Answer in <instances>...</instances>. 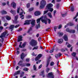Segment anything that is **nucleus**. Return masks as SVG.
Here are the masks:
<instances>
[{"instance_id": "nucleus-35", "label": "nucleus", "mask_w": 78, "mask_h": 78, "mask_svg": "<svg viewBox=\"0 0 78 78\" xmlns=\"http://www.w3.org/2000/svg\"><path fill=\"white\" fill-rule=\"evenodd\" d=\"M49 9V11L50 12H53V9L52 8H49V9Z\"/></svg>"}, {"instance_id": "nucleus-30", "label": "nucleus", "mask_w": 78, "mask_h": 78, "mask_svg": "<svg viewBox=\"0 0 78 78\" xmlns=\"http://www.w3.org/2000/svg\"><path fill=\"white\" fill-rule=\"evenodd\" d=\"M27 7V8H29L30 7V3H28L26 5Z\"/></svg>"}, {"instance_id": "nucleus-52", "label": "nucleus", "mask_w": 78, "mask_h": 78, "mask_svg": "<svg viewBox=\"0 0 78 78\" xmlns=\"http://www.w3.org/2000/svg\"><path fill=\"white\" fill-rule=\"evenodd\" d=\"M22 74H21L20 75V77H22L23 76V75H24V72H22Z\"/></svg>"}, {"instance_id": "nucleus-9", "label": "nucleus", "mask_w": 78, "mask_h": 78, "mask_svg": "<svg viewBox=\"0 0 78 78\" xmlns=\"http://www.w3.org/2000/svg\"><path fill=\"white\" fill-rule=\"evenodd\" d=\"M51 57L50 56L49 58H48L46 63V67H48V66L50 61V59H51Z\"/></svg>"}, {"instance_id": "nucleus-5", "label": "nucleus", "mask_w": 78, "mask_h": 78, "mask_svg": "<svg viewBox=\"0 0 78 78\" xmlns=\"http://www.w3.org/2000/svg\"><path fill=\"white\" fill-rule=\"evenodd\" d=\"M66 31L69 33H75V30H70L69 28H67L66 29Z\"/></svg>"}, {"instance_id": "nucleus-20", "label": "nucleus", "mask_w": 78, "mask_h": 78, "mask_svg": "<svg viewBox=\"0 0 78 78\" xmlns=\"http://www.w3.org/2000/svg\"><path fill=\"white\" fill-rule=\"evenodd\" d=\"M1 13H2V15H4L5 14H7V12L5 10H2L1 12Z\"/></svg>"}, {"instance_id": "nucleus-43", "label": "nucleus", "mask_w": 78, "mask_h": 78, "mask_svg": "<svg viewBox=\"0 0 78 78\" xmlns=\"http://www.w3.org/2000/svg\"><path fill=\"white\" fill-rule=\"evenodd\" d=\"M48 21V23H49V24H50V23H51V20H50V19H48V20H47Z\"/></svg>"}, {"instance_id": "nucleus-1", "label": "nucleus", "mask_w": 78, "mask_h": 78, "mask_svg": "<svg viewBox=\"0 0 78 78\" xmlns=\"http://www.w3.org/2000/svg\"><path fill=\"white\" fill-rule=\"evenodd\" d=\"M46 1L44 0H42L40 2V9H44L45 6L46 5Z\"/></svg>"}, {"instance_id": "nucleus-6", "label": "nucleus", "mask_w": 78, "mask_h": 78, "mask_svg": "<svg viewBox=\"0 0 78 78\" xmlns=\"http://www.w3.org/2000/svg\"><path fill=\"white\" fill-rule=\"evenodd\" d=\"M31 22V20H26L25 21V23H24V25H28L30 24V22Z\"/></svg>"}, {"instance_id": "nucleus-39", "label": "nucleus", "mask_w": 78, "mask_h": 78, "mask_svg": "<svg viewBox=\"0 0 78 78\" xmlns=\"http://www.w3.org/2000/svg\"><path fill=\"white\" fill-rule=\"evenodd\" d=\"M54 64H55V63L52 62L50 64V66H54Z\"/></svg>"}, {"instance_id": "nucleus-51", "label": "nucleus", "mask_w": 78, "mask_h": 78, "mask_svg": "<svg viewBox=\"0 0 78 78\" xmlns=\"http://www.w3.org/2000/svg\"><path fill=\"white\" fill-rule=\"evenodd\" d=\"M69 23H67L66 25L65 26V28H66L67 27H69Z\"/></svg>"}, {"instance_id": "nucleus-59", "label": "nucleus", "mask_w": 78, "mask_h": 78, "mask_svg": "<svg viewBox=\"0 0 78 78\" xmlns=\"http://www.w3.org/2000/svg\"><path fill=\"white\" fill-rule=\"evenodd\" d=\"M38 41H39V42L41 41V37H39L38 38Z\"/></svg>"}, {"instance_id": "nucleus-37", "label": "nucleus", "mask_w": 78, "mask_h": 78, "mask_svg": "<svg viewBox=\"0 0 78 78\" xmlns=\"http://www.w3.org/2000/svg\"><path fill=\"white\" fill-rule=\"evenodd\" d=\"M32 30V27H30V29H29L28 31L27 32V33H30Z\"/></svg>"}, {"instance_id": "nucleus-25", "label": "nucleus", "mask_w": 78, "mask_h": 78, "mask_svg": "<svg viewBox=\"0 0 78 78\" xmlns=\"http://www.w3.org/2000/svg\"><path fill=\"white\" fill-rule=\"evenodd\" d=\"M58 34L59 35V37L62 36H63V34H64V33H63V32L58 33Z\"/></svg>"}, {"instance_id": "nucleus-42", "label": "nucleus", "mask_w": 78, "mask_h": 78, "mask_svg": "<svg viewBox=\"0 0 78 78\" xmlns=\"http://www.w3.org/2000/svg\"><path fill=\"white\" fill-rule=\"evenodd\" d=\"M34 70H36V65H34L33 66Z\"/></svg>"}, {"instance_id": "nucleus-15", "label": "nucleus", "mask_w": 78, "mask_h": 78, "mask_svg": "<svg viewBox=\"0 0 78 78\" xmlns=\"http://www.w3.org/2000/svg\"><path fill=\"white\" fill-rule=\"evenodd\" d=\"M36 21L35 20H32L31 22L30 23L31 25V27H34V26H35V22Z\"/></svg>"}, {"instance_id": "nucleus-21", "label": "nucleus", "mask_w": 78, "mask_h": 78, "mask_svg": "<svg viewBox=\"0 0 78 78\" xmlns=\"http://www.w3.org/2000/svg\"><path fill=\"white\" fill-rule=\"evenodd\" d=\"M7 34H8V33L6 31H5L1 34V35H3V37H5L6 36V35Z\"/></svg>"}, {"instance_id": "nucleus-3", "label": "nucleus", "mask_w": 78, "mask_h": 78, "mask_svg": "<svg viewBox=\"0 0 78 78\" xmlns=\"http://www.w3.org/2000/svg\"><path fill=\"white\" fill-rule=\"evenodd\" d=\"M41 21L42 22H43V23H44L46 24V25H47V20L42 19V17H41L39 19H38L37 20V23H40V22H41Z\"/></svg>"}, {"instance_id": "nucleus-62", "label": "nucleus", "mask_w": 78, "mask_h": 78, "mask_svg": "<svg viewBox=\"0 0 78 78\" xmlns=\"http://www.w3.org/2000/svg\"><path fill=\"white\" fill-rule=\"evenodd\" d=\"M3 29V27L2 26L0 27V30H2Z\"/></svg>"}, {"instance_id": "nucleus-53", "label": "nucleus", "mask_w": 78, "mask_h": 78, "mask_svg": "<svg viewBox=\"0 0 78 78\" xmlns=\"http://www.w3.org/2000/svg\"><path fill=\"white\" fill-rule=\"evenodd\" d=\"M42 65L41 64L39 66L38 69H41V68H42Z\"/></svg>"}, {"instance_id": "nucleus-26", "label": "nucleus", "mask_w": 78, "mask_h": 78, "mask_svg": "<svg viewBox=\"0 0 78 78\" xmlns=\"http://www.w3.org/2000/svg\"><path fill=\"white\" fill-rule=\"evenodd\" d=\"M48 16L50 17V18H52L53 16H52V15H51V12H49L48 13Z\"/></svg>"}, {"instance_id": "nucleus-7", "label": "nucleus", "mask_w": 78, "mask_h": 78, "mask_svg": "<svg viewBox=\"0 0 78 78\" xmlns=\"http://www.w3.org/2000/svg\"><path fill=\"white\" fill-rule=\"evenodd\" d=\"M42 55L41 54H39L35 58V60L36 61H37L39 60L42 57Z\"/></svg>"}, {"instance_id": "nucleus-23", "label": "nucleus", "mask_w": 78, "mask_h": 78, "mask_svg": "<svg viewBox=\"0 0 78 78\" xmlns=\"http://www.w3.org/2000/svg\"><path fill=\"white\" fill-rule=\"evenodd\" d=\"M5 18H6V19H7V20H11V17L8 16V15L6 16H5Z\"/></svg>"}, {"instance_id": "nucleus-44", "label": "nucleus", "mask_w": 78, "mask_h": 78, "mask_svg": "<svg viewBox=\"0 0 78 78\" xmlns=\"http://www.w3.org/2000/svg\"><path fill=\"white\" fill-rule=\"evenodd\" d=\"M20 18L22 20L24 19V15H22L21 16H20Z\"/></svg>"}, {"instance_id": "nucleus-41", "label": "nucleus", "mask_w": 78, "mask_h": 78, "mask_svg": "<svg viewBox=\"0 0 78 78\" xmlns=\"http://www.w3.org/2000/svg\"><path fill=\"white\" fill-rule=\"evenodd\" d=\"M26 66L27 67H30L31 66V64L30 63H27L26 64Z\"/></svg>"}, {"instance_id": "nucleus-46", "label": "nucleus", "mask_w": 78, "mask_h": 78, "mask_svg": "<svg viewBox=\"0 0 78 78\" xmlns=\"http://www.w3.org/2000/svg\"><path fill=\"white\" fill-rule=\"evenodd\" d=\"M44 20H46V21H47V20H48V19L47 18V17L46 16H44Z\"/></svg>"}, {"instance_id": "nucleus-11", "label": "nucleus", "mask_w": 78, "mask_h": 78, "mask_svg": "<svg viewBox=\"0 0 78 78\" xmlns=\"http://www.w3.org/2000/svg\"><path fill=\"white\" fill-rule=\"evenodd\" d=\"M63 41L64 40H63V39L62 38H60L58 39L57 42L58 44H62Z\"/></svg>"}, {"instance_id": "nucleus-29", "label": "nucleus", "mask_w": 78, "mask_h": 78, "mask_svg": "<svg viewBox=\"0 0 78 78\" xmlns=\"http://www.w3.org/2000/svg\"><path fill=\"white\" fill-rule=\"evenodd\" d=\"M71 55L73 57H75V56H76V52H73L71 54Z\"/></svg>"}, {"instance_id": "nucleus-47", "label": "nucleus", "mask_w": 78, "mask_h": 78, "mask_svg": "<svg viewBox=\"0 0 78 78\" xmlns=\"http://www.w3.org/2000/svg\"><path fill=\"white\" fill-rule=\"evenodd\" d=\"M16 53L17 55L20 54V51L18 50H17Z\"/></svg>"}, {"instance_id": "nucleus-60", "label": "nucleus", "mask_w": 78, "mask_h": 78, "mask_svg": "<svg viewBox=\"0 0 78 78\" xmlns=\"http://www.w3.org/2000/svg\"><path fill=\"white\" fill-rule=\"evenodd\" d=\"M62 27V25H60L59 26H58V29H61V28Z\"/></svg>"}, {"instance_id": "nucleus-31", "label": "nucleus", "mask_w": 78, "mask_h": 78, "mask_svg": "<svg viewBox=\"0 0 78 78\" xmlns=\"http://www.w3.org/2000/svg\"><path fill=\"white\" fill-rule=\"evenodd\" d=\"M28 70L29 69H28V68H24L23 69V70H24V71H26V72L28 71Z\"/></svg>"}, {"instance_id": "nucleus-57", "label": "nucleus", "mask_w": 78, "mask_h": 78, "mask_svg": "<svg viewBox=\"0 0 78 78\" xmlns=\"http://www.w3.org/2000/svg\"><path fill=\"white\" fill-rule=\"evenodd\" d=\"M20 73V70H19L17 71L16 73L17 74H18V75H19V73Z\"/></svg>"}, {"instance_id": "nucleus-61", "label": "nucleus", "mask_w": 78, "mask_h": 78, "mask_svg": "<svg viewBox=\"0 0 78 78\" xmlns=\"http://www.w3.org/2000/svg\"><path fill=\"white\" fill-rule=\"evenodd\" d=\"M16 75H19V74H17V73L16 72L14 73L13 74V76H15Z\"/></svg>"}, {"instance_id": "nucleus-27", "label": "nucleus", "mask_w": 78, "mask_h": 78, "mask_svg": "<svg viewBox=\"0 0 78 78\" xmlns=\"http://www.w3.org/2000/svg\"><path fill=\"white\" fill-rule=\"evenodd\" d=\"M68 44V45H67V47L68 48H70L71 47H72V45L71 44H69V43H68L67 42H66V45H67V44Z\"/></svg>"}, {"instance_id": "nucleus-54", "label": "nucleus", "mask_w": 78, "mask_h": 78, "mask_svg": "<svg viewBox=\"0 0 78 78\" xmlns=\"http://www.w3.org/2000/svg\"><path fill=\"white\" fill-rule=\"evenodd\" d=\"M31 15H29L27 16V19H30V18H31Z\"/></svg>"}, {"instance_id": "nucleus-19", "label": "nucleus", "mask_w": 78, "mask_h": 78, "mask_svg": "<svg viewBox=\"0 0 78 78\" xmlns=\"http://www.w3.org/2000/svg\"><path fill=\"white\" fill-rule=\"evenodd\" d=\"M34 15L36 16H40L41 15V12L39 11H36L34 12Z\"/></svg>"}, {"instance_id": "nucleus-48", "label": "nucleus", "mask_w": 78, "mask_h": 78, "mask_svg": "<svg viewBox=\"0 0 78 78\" xmlns=\"http://www.w3.org/2000/svg\"><path fill=\"white\" fill-rule=\"evenodd\" d=\"M61 51H62V52H65V51H66V50L63 48H62L61 50Z\"/></svg>"}, {"instance_id": "nucleus-64", "label": "nucleus", "mask_w": 78, "mask_h": 78, "mask_svg": "<svg viewBox=\"0 0 78 78\" xmlns=\"http://www.w3.org/2000/svg\"><path fill=\"white\" fill-rule=\"evenodd\" d=\"M20 10V9L19 8H18L17 10V13H19V11Z\"/></svg>"}, {"instance_id": "nucleus-58", "label": "nucleus", "mask_w": 78, "mask_h": 78, "mask_svg": "<svg viewBox=\"0 0 78 78\" xmlns=\"http://www.w3.org/2000/svg\"><path fill=\"white\" fill-rule=\"evenodd\" d=\"M8 25V23H5L4 25V27H6V26H7V25Z\"/></svg>"}, {"instance_id": "nucleus-33", "label": "nucleus", "mask_w": 78, "mask_h": 78, "mask_svg": "<svg viewBox=\"0 0 78 78\" xmlns=\"http://www.w3.org/2000/svg\"><path fill=\"white\" fill-rule=\"evenodd\" d=\"M70 9L71 11H74V7L73 6H71Z\"/></svg>"}, {"instance_id": "nucleus-28", "label": "nucleus", "mask_w": 78, "mask_h": 78, "mask_svg": "<svg viewBox=\"0 0 78 78\" xmlns=\"http://www.w3.org/2000/svg\"><path fill=\"white\" fill-rule=\"evenodd\" d=\"M26 44H27V42H24V43L22 45V47L23 48L25 47V46H26Z\"/></svg>"}, {"instance_id": "nucleus-4", "label": "nucleus", "mask_w": 78, "mask_h": 78, "mask_svg": "<svg viewBox=\"0 0 78 78\" xmlns=\"http://www.w3.org/2000/svg\"><path fill=\"white\" fill-rule=\"evenodd\" d=\"M23 63V61L22 60H20L18 62V66H21L22 67H25L26 66V64L25 63Z\"/></svg>"}, {"instance_id": "nucleus-22", "label": "nucleus", "mask_w": 78, "mask_h": 78, "mask_svg": "<svg viewBox=\"0 0 78 78\" xmlns=\"http://www.w3.org/2000/svg\"><path fill=\"white\" fill-rule=\"evenodd\" d=\"M10 12L13 14V15H15L16 14V11L13 10H11L10 11Z\"/></svg>"}, {"instance_id": "nucleus-8", "label": "nucleus", "mask_w": 78, "mask_h": 78, "mask_svg": "<svg viewBox=\"0 0 78 78\" xmlns=\"http://www.w3.org/2000/svg\"><path fill=\"white\" fill-rule=\"evenodd\" d=\"M18 15H16L15 16L14 20H13V23H17L18 22V21H17V19H18Z\"/></svg>"}, {"instance_id": "nucleus-24", "label": "nucleus", "mask_w": 78, "mask_h": 78, "mask_svg": "<svg viewBox=\"0 0 78 78\" xmlns=\"http://www.w3.org/2000/svg\"><path fill=\"white\" fill-rule=\"evenodd\" d=\"M41 27V25H40V23H38L37 25L36 26V29H38V28H40Z\"/></svg>"}, {"instance_id": "nucleus-40", "label": "nucleus", "mask_w": 78, "mask_h": 78, "mask_svg": "<svg viewBox=\"0 0 78 78\" xmlns=\"http://www.w3.org/2000/svg\"><path fill=\"white\" fill-rule=\"evenodd\" d=\"M33 9H34V8H32L29 9V11H30V12L31 11H33Z\"/></svg>"}, {"instance_id": "nucleus-32", "label": "nucleus", "mask_w": 78, "mask_h": 78, "mask_svg": "<svg viewBox=\"0 0 78 78\" xmlns=\"http://www.w3.org/2000/svg\"><path fill=\"white\" fill-rule=\"evenodd\" d=\"M38 49V46H37L36 47H35L32 49V50H37Z\"/></svg>"}, {"instance_id": "nucleus-56", "label": "nucleus", "mask_w": 78, "mask_h": 78, "mask_svg": "<svg viewBox=\"0 0 78 78\" xmlns=\"http://www.w3.org/2000/svg\"><path fill=\"white\" fill-rule=\"evenodd\" d=\"M55 56V58H58V57H59V54H56Z\"/></svg>"}, {"instance_id": "nucleus-18", "label": "nucleus", "mask_w": 78, "mask_h": 78, "mask_svg": "<svg viewBox=\"0 0 78 78\" xmlns=\"http://www.w3.org/2000/svg\"><path fill=\"white\" fill-rule=\"evenodd\" d=\"M26 55L25 56L24 55V53L23 52H22L20 55V58L22 60H23L24 58H25V57Z\"/></svg>"}, {"instance_id": "nucleus-50", "label": "nucleus", "mask_w": 78, "mask_h": 78, "mask_svg": "<svg viewBox=\"0 0 78 78\" xmlns=\"http://www.w3.org/2000/svg\"><path fill=\"white\" fill-rule=\"evenodd\" d=\"M48 10L44 11V14H46V13H47V12H48Z\"/></svg>"}, {"instance_id": "nucleus-49", "label": "nucleus", "mask_w": 78, "mask_h": 78, "mask_svg": "<svg viewBox=\"0 0 78 78\" xmlns=\"http://www.w3.org/2000/svg\"><path fill=\"white\" fill-rule=\"evenodd\" d=\"M54 31H56V30H57V27L56 26H55L54 28Z\"/></svg>"}, {"instance_id": "nucleus-55", "label": "nucleus", "mask_w": 78, "mask_h": 78, "mask_svg": "<svg viewBox=\"0 0 78 78\" xmlns=\"http://www.w3.org/2000/svg\"><path fill=\"white\" fill-rule=\"evenodd\" d=\"M26 62H29V61H30V59H29V58H26Z\"/></svg>"}, {"instance_id": "nucleus-14", "label": "nucleus", "mask_w": 78, "mask_h": 78, "mask_svg": "<svg viewBox=\"0 0 78 78\" xmlns=\"http://www.w3.org/2000/svg\"><path fill=\"white\" fill-rule=\"evenodd\" d=\"M63 38L65 41H68L69 39H68L67 35L66 34H65L64 35L63 37Z\"/></svg>"}, {"instance_id": "nucleus-34", "label": "nucleus", "mask_w": 78, "mask_h": 78, "mask_svg": "<svg viewBox=\"0 0 78 78\" xmlns=\"http://www.w3.org/2000/svg\"><path fill=\"white\" fill-rule=\"evenodd\" d=\"M62 17H66V16H67V13H66L64 14H62Z\"/></svg>"}, {"instance_id": "nucleus-12", "label": "nucleus", "mask_w": 78, "mask_h": 78, "mask_svg": "<svg viewBox=\"0 0 78 78\" xmlns=\"http://www.w3.org/2000/svg\"><path fill=\"white\" fill-rule=\"evenodd\" d=\"M15 26L14 25H10L9 27V30H11V31H12L14 30V28Z\"/></svg>"}, {"instance_id": "nucleus-38", "label": "nucleus", "mask_w": 78, "mask_h": 78, "mask_svg": "<svg viewBox=\"0 0 78 78\" xmlns=\"http://www.w3.org/2000/svg\"><path fill=\"white\" fill-rule=\"evenodd\" d=\"M49 70H50V68H47L46 69V72L47 73H48V72H49Z\"/></svg>"}, {"instance_id": "nucleus-2", "label": "nucleus", "mask_w": 78, "mask_h": 78, "mask_svg": "<svg viewBox=\"0 0 78 78\" xmlns=\"http://www.w3.org/2000/svg\"><path fill=\"white\" fill-rule=\"evenodd\" d=\"M29 44L32 47H35V46L37 45V41L35 40L32 39L30 42Z\"/></svg>"}, {"instance_id": "nucleus-17", "label": "nucleus", "mask_w": 78, "mask_h": 78, "mask_svg": "<svg viewBox=\"0 0 78 78\" xmlns=\"http://www.w3.org/2000/svg\"><path fill=\"white\" fill-rule=\"evenodd\" d=\"M22 41H23V40H22V35L19 36L17 39V42H19Z\"/></svg>"}, {"instance_id": "nucleus-36", "label": "nucleus", "mask_w": 78, "mask_h": 78, "mask_svg": "<svg viewBox=\"0 0 78 78\" xmlns=\"http://www.w3.org/2000/svg\"><path fill=\"white\" fill-rule=\"evenodd\" d=\"M54 50H55V48H53V49L52 50H51L49 51V53H52L54 51Z\"/></svg>"}, {"instance_id": "nucleus-16", "label": "nucleus", "mask_w": 78, "mask_h": 78, "mask_svg": "<svg viewBox=\"0 0 78 78\" xmlns=\"http://www.w3.org/2000/svg\"><path fill=\"white\" fill-rule=\"evenodd\" d=\"M53 6V4L51 3H49L46 6V8H48V9L50 8H51Z\"/></svg>"}, {"instance_id": "nucleus-13", "label": "nucleus", "mask_w": 78, "mask_h": 78, "mask_svg": "<svg viewBox=\"0 0 78 78\" xmlns=\"http://www.w3.org/2000/svg\"><path fill=\"white\" fill-rule=\"evenodd\" d=\"M11 6H12V7L14 9L16 8V3H15V2H13L11 4Z\"/></svg>"}, {"instance_id": "nucleus-63", "label": "nucleus", "mask_w": 78, "mask_h": 78, "mask_svg": "<svg viewBox=\"0 0 78 78\" xmlns=\"http://www.w3.org/2000/svg\"><path fill=\"white\" fill-rule=\"evenodd\" d=\"M19 47L20 48H23L22 46V44H20L19 45Z\"/></svg>"}, {"instance_id": "nucleus-45", "label": "nucleus", "mask_w": 78, "mask_h": 78, "mask_svg": "<svg viewBox=\"0 0 78 78\" xmlns=\"http://www.w3.org/2000/svg\"><path fill=\"white\" fill-rule=\"evenodd\" d=\"M74 25V24L73 23H69V26H73V25Z\"/></svg>"}, {"instance_id": "nucleus-10", "label": "nucleus", "mask_w": 78, "mask_h": 78, "mask_svg": "<svg viewBox=\"0 0 78 78\" xmlns=\"http://www.w3.org/2000/svg\"><path fill=\"white\" fill-rule=\"evenodd\" d=\"M47 77L48 78V77H49V78H51H51H54V75L53 74V73L52 72L49 73H48V76H47Z\"/></svg>"}]
</instances>
